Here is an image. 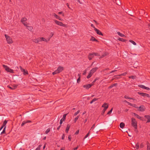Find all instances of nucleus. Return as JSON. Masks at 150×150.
I'll return each instance as SVG.
<instances>
[{
	"instance_id": "f257e3e1",
	"label": "nucleus",
	"mask_w": 150,
	"mask_h": 150,
	"mask_svg": "<svg viewBox=\"0 0 150 150\" xmlns=\"http://www.w3.org/2000/svg\"><path fill=\"white\" fill-rule=\"evenodd\" d=\"M98 69L97 67H96L92 68L89 71L88 75L87 76V79H89L92 75L93 74L95 73Z\"/></svg>"
},
{
	"instance_id": "f03ea898",
	"label": "nucleus",
	"mask_w": 150,
	"mask_h": 150,
	"mask_svg": "<svg viewBox=\"0 0 150 150\" xmlns=\"http://www.w3.org/2000/svg\"><path fill=\"white\" fill-rule=\"evenodd\" d=\"M131 124L135 129L137 128V122L136 120L134 118H132L131 119Z\"/></svg>"
},
{
	"instance_id": "7ed1b4c3",
	"label": "nucleus",
	"mask_w": 150,
	"mask_h": 150,
	"mask_svg": "<svg viewBox=\"0 0 150 150\" xmlns=\"http://www.w3.org/2000/svg\"><path fill=\"white\" fill-rule=\"evenodd\" d=\"M94 56H98L99 55L97 53L93 52L89 53L88 56V59L90 60L91 59L94 57Z\"/></svg>"
},
{
	"instance_id": "20e7f679",
	"label": "nucleus",
	"mask_w": 150,
	"mask_h": 150,
	"mask_svg": "<svg viewBox=\"0 0 150 150\" xmlns=\"http://www.w3.org/2000/svg\"><path fill=\"white\" fill-rule=\"evenodd\" d=\"M54 21L55 23L57 25L64 27H65L66 26L65 24H64L61 22L58 21L56 20H54Z\"/></svg>"
},
{
	"instance_id": "39448f33",
	"label": "nucleus",
	"mask_w": 150,
	"mask_h": 150,
	"mask_svg": "<svg viewBox=\"0 0 150 150\" xmlns=\"http://www.w3.org/2000/svg\"><path fill=\"white\" fill-rule=\"evenodd\" d=\"M27 20V19L25 17L21 19V21L24 26H26V24H27V22H26Z\"/></svg>"
},
{
	"instance_id": "423d86ee",
	"label": "nucleus",
	"mask_w": 150,
	"mask_h": 150,
	"mask_svg": "<svg viewBox=\"0 0 150 150\" xmlns=\"http://www.w3.org/2000/svg\"><path fill=\"white\" fill-rule=\"evenodd\" d=\"M20 68L21 71L23 73L24 75H26L28 74V72L27 70H25L23 69L21 67H20Z\"/></svg>"
},
{
	"instance_id": "0eeeda50",
	"label": "nucleus",
	"mask_w": 150,
	"mask_h": 150,
	"mask_svg": "<svg viewBox=\"0 0 150 150\" xmlns=\"http://www.w3.org/2000/svg\"><path fill=\"white\" fill-rule=\"evenodd\" d=\"M138 94L143 97H146L149 98L150 97V95L149 94L145 93L138 92Z\"/></svg>"
},
{
	"instance_id": "6e6552de",
	"label": "nucleus",
	"mask_w": 150,
	"mask_h": 150,
	"mask_svg": "<svg viewBox=\"0 0 150 150\" xmlns=\"http://www.w3.org/2000/svg\"><path fill=\"white\" fill-rule=\"evenodd\" d=\"M145 107L144 105H142L138 107V110L141 112H143L145 110Z\"/></svg>"
},
{
	"instance_id": "1a4fd4ad",
	"label": "nucleus",
	"mask_w": 150,
	"mask_h": 150,
	"mask_svg": "<svg viewBox=\"0 0 150 150\" xmlns=\"http://www.w3.org/2000/svg\"><path fill=\"white\" fill-rule=\"evenodd\" d=\"M93 85V84H88L87 85H83V87L86 89H88Z\"/></svg>"
},
{
	"instance_id": "9d476101",
	"label": "nucleus",
	"mask_w": 150,
	"mask_h": 150,
	"mask_svg": "<svg viewBox=\"0 0 150 150\" xmlns=\"http://www.w3.org/2000/svg\"><path fill=\"white\" fill-rule=\"evenodd\" d=\"M52 16L54 17L56 19H59L60 21H62L63 19H62L60 17L57 15L56 13H53L52 14Z\"/></svg>"
},
{
	"instance_id": "9b49d317",
	"label": "nucleus",
	"mask_w": 150,
	"mask_h": 150,
	"mask_svg": "<svg viewBox=\"0 0 150 150\" xmlns=\"http://www.w3.org/2000/svg\"><path fill=\"white\" fill-rule=\"evenodd\" d=\"M66 115H67V114H64L63 115V117L60 120V125H61L63 121H65V120Z\"/></svg>"
},
{
	"instance_id": "f8f14e48",
	"label": "nucleus",
	"mask_w": 150,
	"mask_h": 150,
	"mask_svg": "<svg viewBox=\"0 0 150 150\" xmlns=\"http://www.w3.org/2000/svg\"><path fill=\"white\" fill-rule=\"evenodd\" d=\"M102 107L103 108V109H107L108 107V105L107 103H104L102 106Z\"/></svg>"
},
{
	"instance_id": "ddd939ff",
	"label": "nucleus",
	"mask_w": 150,
	"mask_h": 150,
	"mask_svg": "<svg viewBox=\"0 0 150 150\" xmlns=\"http://www.w3.org/2000/svg\"><path fill=\"white\" fill-rule=\"evenodd\" d=\"M94 30L96 31V32L98 34L100 35H103V34L98 29L96 28H95V30Z\"/></svg>"
},
{
	"instance_id": "4468645a",
	"label": "nucleus",
	"mask_w": 150,
	"mask_h": 150,
	"mask_svg": "<svg viewBox=\"0 0 150 150\" xmlns=\"http://www.w3.org/2000/svg\"><path fill=\"white\" fill-rule=\"evenodd\" d=\"M64 69L63 67H62L59 66L58 67L57 69V71L59 73L62 72Z\"/></svg>"
},
{
	"instance_id": "2eb2a0df",
	"label": "nucleus",
	"mask_w": 150,
	"mask_h": 150,
	"mask_svg": "<svg viewBox=\"0 0 150 150\" xmlns=\"http://www.w3.org/2000/svg\"><path fill=\"white\" fill-rule=\"evenodd\" d=\"M33 41L36 43H37L41 41L40 38H35L33 40Z\"/></svg>"
},
{
	"instance_id": "dca6fc26",
	"label": "nucleus",
	"mask_w": 150,
	"mask_h": 150,
	"mask_svg": "<svg viewBox=\"0 0 150 150\" xmlns=\"http://www.w3.org/2000/svg\"><path fill=\"white\" fill-rule=\"evenodd\" d=\"M28 25V24L27 23L26 24V26H25L30 31H32L33 29V28L32 26L29 25Z\"/></svg>"
},
{
	"instance_id": "f3484780",
	"label": "nucleus",
	"mask_w": 150,
	"mask_h": 150,
	"mask_svg": "<svg viewBox=\"0 0 150 150\" xmlns=\"http://www.w3.org/2000/svg\"><path fill=\"white\" fill-rule=\"evenodd\" d=\"M41 41H44L46 42H47L50 40V38H48L47 39H46L44 38L41 37Z\"/></svg>"
},
{
	"instance_id": "a211bd4d",
	"label": "nucleus",
	"mask_w": 150,
	"mask_h": 150,
	"mask_svg": "<svg viewBox=\"0 0 150 150\" xmlns=\"http://www.w3.org/2000/svg\"><path fill=\"white\" fill-rule=\"evenodd\" d=\"M3 66L5 68V70L7 72H9V67H8L6 66L5 65H3Z\"/></svg>"
},
{
	"instance_id": "6ab92c4d",
	"label": "nucleus",
	"mask_w": 150,
	"mask_h": 150,
	"mask_svg": "<svg viewBox=\"0 0 150 150\" xmlns=\"http://www.w3.org/2000/svg\"><path fill=\"white\" fill-rule=\"evenodd\" d=\"M145 117H146L147 120V122H150V116L148 115H145Z\"/></svg>"
},
{
	"instance_id": "aec40b11",
	"label": "nucleus",
	"mask_w": 150,
	"mask_h": 150,
	"mask_svg": "<svg viewBox=\"0 0 150 150\" xmlns=\"http://www.w3.org/2000/svg\"><path fill=\"white\" fill-rule=\"evenodd\" d=\"M70 125L69 124H68L67 125L65 132L67 133H68V132L69 130V129L70 128Z\"/></svg>"
},
{
	"instance_id": "412c9836",
	"label": "nucleus",
	"mask_w": 150,
	"mask_h": 150,
	"mask_svg": "<svg viewBox=\"0 0 150 150\" xmlns=\"http://www.w3.org/2000/svg\"><path fill=\"white\" fill-rule=\"evenodd\" d=\"M90 40L98 42V40H96L94 37L92 36L90 39Z\"/></svg>"
},
{
	"instance_id": "4be33fe9",
	"label": "nucleus",
	"mask_w": 150,
	"mask_h": 150,
	"mask_svg": "<svg viewBox=\"0 0 150 150\" xmlns=\"http://www.w3.org/2000/svg\"><path fill=\"white\" fill-rule=\"evenodd\" d=\"M5 36L6 38L8 43H9V37L6 34L5 35Z\"/></svg>"
},
{
	"instance_id": "5701e85b",
	"label": "nucleus",
	"mask_w": 150,
	"mask_h": 150,
	"mask_svg": "<svg viewBox=\"0 0 150 150\" xmlns=\"http://www.w3.org/2000/svg\"><path fill=\"white\" fill-rule=\"evenodd\" d=\"M117 34L121 37H126L124 35L121 33L120 32H118Z\"/></svg>"
},
{
	"instance_id": "b1692460",
	"label": "nucleus",
	"mask_w": 150,
	"mask_h": 150,
	"mask_svg": "<svg viewBox=\"0 0 150 150\" xmlns=\"http://www.w3.org/2000/svg\"><path fill=\"white\" fill-rule=\"evenodd\" d=\"M30 121L29 120H27V121H25L23 122L21 124V126H23L25 124V123H28V122H30Z\"/></svg>"
},
{
	"instance_id": "393cba45",
	"label": "nucleus",
	"mask_w": 150,
	"mask_h": 150,
	"mask_svg": "<svg viewBox=\"0 0 150 150\" xmlns=\"http://www.w3.org/2000/svg\"><path fill=\"white\" fill-rule=\"evenodd\" d=\"M120 126L121 128H123L125 126V124L123 122H121L120 124Z\"/></svg>"
},
{
	"instance_id": "a878e982",
	"label": "nucleus",
	"mask_w": 150,
	"mask_h": 150,
	"mask_svg": "<svg viewBox=\"0 0 150 150\" xmlns=\"http://www.w3.org/2000/svg\"><path fill=\"white\" fill-rule=\"evenodd\" d=\"M147 150H150V145L149 142H147Z\"/></svg>"
},
{
	"instance_id": "bb28decb",
	"label": "nucleus",
	"mask_w": 150,
	"mask_h": 150,
	"mask_svg": "<svg viewBox=\"0 0 150 150\" xmlns=\"http://www.w3.org/2000/svg\"><path fill=\"white\" fill-rule=\"evenodd\" d=\"M98 99V98H94V99H93L90 102V103L91 104H92L93 102H94V101H96V100H97Z\"/></svg>"
},
{
	"instance_id": "cd10ccee",
	"label": "nucleus",
	"mask_w": 150,
	"mask_h": 150,
	"mask_svg": "<svg viewBox=\"0 0 150 150\" xmlns=\"http://www.w3.org/2000/svg\"><path fill=\"white\" fill-rule=\"evenodd\" d=\"M54 35V33L51 32L50 34L49 37L48 38H50V39Z\"/></svg>"
},
{
	"instance_id": "c85d7f7f",
	"label": "nucleus",
	"mask_w": 150,
	"mask_h": 150,
	"mask_svg": "<svg viewBox=\"0 0 150 150\" xmlns=\"http://www.w3.org/2000/svg\"><path fill=\"white\" fill-rule=\"evenodd\" d=\"M129 42H131L134 45H136V43L134 41H133L131 40H129Z\"/></svg>"
},
{
	"instance_id": "c756f323",
	"label": "nucleus",
	"mask_w": 150,
	"mask_h": 150,
	"mask_svg": "<svg viewBox=\"0 0 150 150\" xmlns=\"http://www.w3.org/2000/svg\"><path fill=\"white\" fill-rule=\"evenodd\" d=\"M78 75L79 76V78H78V79L77 80V83H79L80 81V74H79Z\"/></svg>"
},
{
	"instance_id": "7c9ffc66",
	"label": "nucleus",
	"mask_w": 150,
	"mask_h": 150,
	"mask_svg": "<svg viewBox=\"0 0 150 150\" xmlns=\"http://www.w3.org/2000/svg\"><path fill=\"white\" fill-rule=\"evenodd\" d=\"M134 148H136L137 149H138L139 148V145L138 144H135V146H134Z\"/></svg>"
},
{
	"instance_id": "2f4dec72",
	"label": "nucleus",
	"mask_w": 150,
	"mask_h": 150,
	"mask_svg": "<svg viewBox=\"0 0 150 150\" xmlns=\"http://www.w3.org/2000/svg\"><path fill=\"white\" fill-rule=\"evenodd\" d=\"M139 86L140 88H143V89H144V88H145V86H144L142 85H139Z\"/></svg>"
},
{
	"instance_id": "473e14b6",
	"label": "nucleus",
	"mask_w": 150,
	"mask_h": 150,
	"mask_svg": "<svg viewBox=\"0 0 150 150\" xmlns=\"http://www.w3.org/2000/svg\"><path fill=\"white\" fill-rule=\"evenodd\" d=\"M50 128H48L47 129L46 131H45V133L46 134H47L49 132H50Z\"/></svg>"
},
{
	"instance_id": "72a5a7b5",
	"label": "nucleus",
	"mask_w": 150,
	"mask_h": 150,
	"mask_svg": "<svg viewBox=\"0 0 150 150\" xmlns=\"http://www.w3.org/2000/svg\"><path fill=\"white\" fill-rule=\"evenodd\" d=\"M58 73H59L56 70L54 71V72H53L52 73V74H53V75H54L55 74H57Z\"/></svg>"
},
{
	"instance_id": "f704fd0d",
	"label": "nucleus",
	"mask_w": 150,
	"mask_h": 150,
	"mask_svg": "<svg viewBox=\"0 0 150 150\" xmlns=\"http://www.w3.org/2000/svg\"><path fill=\"white\" fill-rule=\"evenodd\" d=\"M112 110H113V108H112L108 112L107 114L109 115V114H111L112 113Z\"/></svg>"
},
{
	"instance_id": "c9c22d12",
	"label": "nucleus",
	"mask_w": 150,
	"mask_h": 150,
	"mask_svg": "<svg viewBox=\"0 0 150 150\" xmlns=\"http://www.w3.org/2000/svg\"><path fill=\"white\" fill-rule=\"evenodd\" d=\"M42 146L41 145H39L38 147L36 148V149H35V150H40V147L41 146Z\"/></svg>"
},
{
	"instance_id": "e433bc0d",
	"label": "nucleus",
	"mask_w": 150,
	"mask_h": 150,
	"mask_svg": "<svg viewBox=\"0 0 150 150\" xmlns=\"http://www.w3.org/2000/svg\"><path fill=\"white\" fill-rule=\"evenodd\" d=\"M125 98L126 99H133L132 98H130L127 96H125Z\"/></svg>"
},
{
	"instance_id": "4c0bfd02",
	"label": "nucleus",
	"mask_w": 150,
	"mask_h": 150,
	"mask_svg": "<svg viewBox=\"0 0 150 150\" xmlns=\"http://www.w3.org/2000/svg\"><path fill=\"white\" fill-rule=\"evenodd\" d=\"M118 40L119 41H121L122 42H125V40H124L123 38H119Z\"/></svg>"
},
{
	"instance_id": "58836bf2",
	"label": "nucleus",
	"mask_w": 150,
	"mask_h": 150,
	"mask_svg": "<svg viewBox=\"0 0 150 150\" xmlns=\"http://www.w3.org/2000/svg\"><path fill=\"white\" fill-rule=\"evenodd\" d=\"M136 117L138 118V119H140V120H142V118L141 117H140V116H139L138 115H137V116H136Z\"/></svg>"
},
{
	"instance_id": "ea45409f",
	"label": "nucleus",
	"mask_w": 150,
	"mask_h": 150,
	"mask_svg": "<svg viewBox=\"0 0 150 150\" xmlns=\"http://www.w3.org/2000/svg\"><path fill=\"white\" fill-rule=\"evenodd\" d=\"M58 13L59 14H62V16H64V14L62 12H59Z\"/></svg>"
},
{
	"instance_id": "a19ab883",
	"label": "nucleus",
	"mask_w": 150,
	"mask_h": 150,
	"mask_svg": "<svg viewBox=\"0 0 150 150\" xmlns=\"http://www.w3.org/2000/svg\"><path fill=\"white\" fill-rule=\"evenodd\" d=\"M79 116H77L74 119V122H76L77 120L79 119Z\"/></svg>"
},
{
	"instance_id": "79ce46f5",
	"label": "nucleus",
	"mask_w": 150,
	"mask_h": 150,
	"mask_svg": "<svg viewBox=\"0 0 150 150\" xmlns=\"http://www.w3.org/2000/svg\"><path fill=\"white\" fill-rule=\"evenodd\" d=\"M80 112V111L79 110H78L74 114V115L76 116Z\"/></svg>"
},
{
	"instance_id": "37998d69",
	"label": "nucleus",
	"mask_w": 150,
	"mask_h": 150,
	"mask_svg": "<svg viewBox=\"0 0 150 150\" xmlns=\"http://www.w3.org/2000/svg\"><path fill=\"white\" fill-rule=\"evenodd\" d=\"M7 123V121L6 120H5L4 122L3 123V126H5L6 124Z\"/></svg>"
},
{
	"instance_id": "c03bdc74",
	"label": "nucleus",
	"mask_w": 150,
	"mask_h": 150,
	"mask_svg": "<svg viewBox=\"0 0 150 150\" xmlns=\"http://www.w3.org/2000/svg\"><path fill=\"white\" fill-rule=\"evenodd\" d=\"M129 78H132L133 79H135L136 78V76H131L129 77Z\"/></svg>"
},
{
	"instance_id": "a18cd8bd",
	"label": "nucleus",
	"mask_w": 150,
	"mask_h": 150,
	"mask_svg": "<svg viewBox=\"0 0 150 150\" xmlns=\"http://www.w3.org/2000/svg\"><path fill=\"white\" fill-rule=\"evenodd\" d=\"M133 107L136 108H137L138 109V106L137 105H136V104H133L132 106Z\"/></svg>"
},
{
	"instance_id": "49530a36",
	"label": "nucleus",
	"mask_w": 150,
	"mask_h": 150,
	"mask_svg": "<svg viewBox=\"0 0 150 150\" xmlns=\"http://www.w3.org/2000/svg\"><path fill=\"white\" fill-rule=\"evenodd\" d=\"M16 87H17V86H16L13 87H11L10 86V89H11L13 90V89H15Z\"/></svg>"
},
{
	"instance_id": "de8ad7c7",
	"label": "nucleus",
	"mask_w": 150,
	"mask_h": 150,
	"mask_svg": "<svg viewBox=\"0 0 150 150\" xmlns=\"http://www.w3.org/2000/svg\"><path fill=\"white\" fill-rule=\"evenodd\" d=\"M89 133H87L84 137V139H85L87 137L89 136Z\"/></svg>"
},
{
	"instance_id": "09e8293b",
	"label": "nucleus",
	"mask_w": 150,
	"mask_h": 150,
	"mask_svg": "<svg viewBox=\"0 0 150 150\" xmlns=\"http://www.w3.org/2000/svg\"><path fill=\"white\" fill-rule=\"evenodd\" d=\"M144 89H146L147 90H148V91L150 90V88H149V87H146V86H145V88H144Z\"/></svg>"
},
{
	"instance_id": "8fccbe9b",
	"label": "nucleus",
	"mask_w": 150,
	"mask_h": 150,
	"mask_svg": "<svg viewBox=\"0 0 150 150\" xmlns=\"http://www.w3.org/2000/svg\"><path fill=\"white\" fill-rule=\"evenodd\" d=\"M5 128H6V127H5L3 130V131L1 132V134H3V133H4V132H5Z\"/></svg>"
},
{
	"instance_id": "3c124183",
	"label": "nucleus",
	"mask_w": 150,
	"mask_h": 150,
	"mask_svg": "<svg viewBox=\"0 0 150 150\" xmlns=\"http://www.w3.org/2000/svg\"><path fill=\"white\" fill-rule=\"evenodd\" d=\"M97 79H95L92 82V83L91 84H93V85L94 83L96 81Z\"/></svg>"
},
{
	"instance_id": "603ef678",
	"label": "nucleus",
	"mask_w": 150,
	"mask_h": 150,
	"mask_svg": "<svg viewBox=\"0 0 150 150\" xmlns=\"http://www.w3.org/2000/svg\"><path fill=\"white\" fill-rule=\"evenodd\" d=\"M65 137V135L64 134H63L62 135V139H64Z\"/></svg>"
},
{
	"instance_id": "864d4df0",
	"label": "nucleus",
	"mask_w": 150,
	"mask_h": 150,
	"mask_svg": "<svg viewBox=\"0 0 150 150\" xmlns=\"http://www.w3.org/2000/svg\"><path fill=\"white\" fill-rule=\"evenodd\" d=\"M127 104H128L129 105H131V106H132V105H133V104H132V103H129V102H127Z\"/></svg>"
},
{
	"instance_id": "5fc2aeb1",
	"label": "nucleus",
	"mask_w": 150,
	"mask_h": 150,
	"mask_svg": "<svg viewBox=\"0 0 150 150\" xmlns=\"http://www.w3.org/2000/svg\"><path fill=\"white\" fill-rule=\"evenodd\" d=\"M68 139L69 141H70L71 139V137L70 136H69L68 137Z\"/></svg>"
},
{
	"instance_id": "6e6d98bb",
	"label": "nucleus",
	"mask_w": 150,
	"mask_h": 150,
	"mask_svg": "<svg viewBox=\"0 0 150 150\" xmlns=\"http://www.w3.org/2000/svg\"><path fill=\"white\" fill-rule=\"evenodd\" d=\"M79 130H78L76 132H75V134H78L79 133Z\"/></svg>"
},
{
	"instance_id": "4d7b16f0",
	"label": "nucleus",
	"mask_w": 150,
	"mask_h": 150,
	"mask_svg": "<svg viewBox=\"0 0 150 150\" xmlns=\"http://www.w3.org/2000/svg\"><path fill=\"white\" fill-rule=\"evenodd\" d=\"M91 26L92 27L94 28V30H95V28L94 26V25L93 24H91Z\"/></svg>"
},
{
	"instance_id": "13d9d810",
	"label": "nucleus",
	"mask_w": 150,
	"mask_h": 150,
	"mask_svg": "<svg viewBox=\"0 0 150 150\" xmlns=\"http://www.w3.org/2000/svg\"><path fill=\"white\" fill-rule=\"evenodd\" d=\"M126 74H127V73L126 72H125V73H123L121 75L124 76V75H125Z\"/></svg>"
},
{
	"instance_id": "bf43d9fd",
	"label": "nucleus",
	"mask_w": 150,
	"mask_h": 150,
	"mask_svg": "<svg viewBox=\"0 0 150 150\" xmlns=\"http://www.w3.org/2000/svg\"><path fill=\"white\" fill-rule=\"evenodd\" d=\"M86 70H85V71H84V72H83V75H85V74H86Z\"/></svg>"
},
{
	"instance_id": "052dcab7",
	"label": "nucleus",
	"mask_w": 150,
	"mask_h": 150,
	"mask_svg": "<svg viewBox=\"0 0 150 150\" xmlns=\"http://www.w3.org/2000/svg\"><path fill=\"white\" fill-rule=\"evenodd\" d=\"M95 124H93V126H92V127H91V129H93V128H94V127H95Z\"/></svg>"
},
{
	"instance_id": "680f3d73",
	"label": "nucleus",
	"mask_w": 150,
	"mask_h": 150,
	"mask_svg": "<svg viewBox=\"0 0 150 150\" xmlns=\"http://www.w3.org/2000/svg\"><path fill=\"white\" fill-rule=\"evenodd\" d=\"M61 126L60 125L59 127H58L57 128V130H59V129L60 128Z\"/></svg>"
},
{
	"instance_id": "e2e57ef3",
	"label": "nucleus",
	"mask_w": 150,
	"mask_h": 150,
	"mask_svg": "<svg viewBox=\"0 0 150 150\" xmlns=\"http://www.w3.org/2000/svg\"><path fill=\"white\" fill-rule=\"evenodd\" d=\"M10 73H13V70L11 69H10Z\"/></svg>"
},
{
	"instance_id": "0e129e2a",
	"label": "nucleus",
	"mask_w": 150,
	"mask_h": 150,
	"mask_svg": "<svg viewBox=\"0 0 150 150\" xmlns=\"http://www.w3.org/2000/svg\"><path fill=\"white\" fill-rule=\"evenodd\" d=\"M112 87H113V86H112V85H111L108 88H112Z\"/></svg>"
},
{
	"instance_id": "69168bd1",
	"label": "nucleus",
	"mask_w": 150,
	"mask_h": 150,
	"mask_svg": "<svg viewBox=\"0 0 150 150\" xmlns=\"http://www.w3.org/2000/svg\"><path fill=\"white\" fill-rule=\"evenodd\" d=\"M78 148V147H76V148H74V149H73V150H76Z\"/></svg>"
},
{
	"instance_id": "338daca9",
	"label": "nucleus",
	"mask_w": 150,
	"mask_h": 150,
	"mask_svg": "<svg viewBox=\"0 0 150 150\" xmlns=\"http://www.w3.org/2000/svg\"><path fill=\"white\" fill-rule=\"evenodd\" d=\"M117 83H115L114 84H113L112 85V86L113 87L114 86H116V85H117Z\"/></svg>"
},
{
	"instance_id": "774afa93",
	"label": "nucleus",
	"mask_w": 150,
	"mask_h": 150,
	"mask_svg": "<svg viewBox=\"0 0 150 150\" xmlns=\"http://www.w3.org/2000/svg\"><path fill=\"white\" fill-rule=\"evenodd\" d=\"M148 26L149 28L150 29V24H149Z\"/></svg>"
}]
</instances>
